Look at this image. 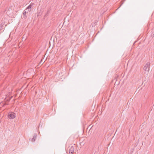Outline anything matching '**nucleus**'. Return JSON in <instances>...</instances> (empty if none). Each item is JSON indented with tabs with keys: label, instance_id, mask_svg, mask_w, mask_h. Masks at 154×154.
Listing matches in <instances>:
<instances>
[{
	"label": "nucleus",
	"instance_id": "f257e3e1",
	"mask_svg": "<svg viewBox=\"0 0 154 154\" xmlns=\"http://www.w3.org/2000/svg\"><path fill=\"white\" fill-rule=\"evenodd\" d=\"M150 63L147 62L143 67V69L146 71L149 72V70Z\"/></svg>",
	"mask_w": 154,
	"mask_h": 154
},
{
	"label": "nucleus",
	"instance_id": "f03ea898",
	"mask_svg": "<svg viewBox=\"0 0 154 154\" xmlns=\"http://www.w3.org/2000/svg\"><path fill=\"white\" fill-rule=\"evenodd\" d=\"M8 116L10 119H13L16 116L14 112H9L8 114Z\"/></svg>",
	"mask_w": 154,
	"mask_h": 154
},
{
	"label": "nucleus",
	"instance_id": "7ed1b4c3",
	"mask_svg": "<svg viewBox=\"0 0 154 154\" xmlns=\"http://www.w3.org/2000/svg\"><path fill=\"white\" fill-rule=\"evenodd\" d=\"M74 150V148L73 146H71L69 149V153H73Z\"/></svg>",
	"mask_w": 154,
	"mask_h": 154
},
{
	"label": "nucleus",
	"instance_id": "20e7f679",
	"mask_svg": "<svg viewBox=\"0 0 154 154\" xmlns=\"http://www.w3.org/2000/svg\"><path fill=\"white\" fill-rule=\"evenodd\" d=\"M26 10H28L27 9H25L23 11V17L24 18H26L27 17L26 16Z\"/></svg>",
	"mask_w": 154,
	"mask_h": 154
},
{
	"label": "nucleus",
	"instance_id": "39448f33",
	"mask_svg": "<svg viewBox=\"0 0 154 154\" xmlns=\"http://www.w3.org/2000/svg\"><path fill=\"white\" fill-rule=\"evenodd\" d=\"M37 136V134H35L34 135L31 141L32 142H34L35 141Z\"/></svg>",
	"mask_w": 154,
	"mask_h": 154
},
{
	"label": "nucleus",
	"instance_id": "423d86ee",
	"mask_svg": "<svg viewBox=\"0 0 154 154\" xmlns=\"http://www.w3.org/2000/svg\"><path fill=\"white\" fill-rule=\"evenodd\" d=\"M32 7L31 6L29 5V6L27 7V8L26 9H30L31 8H32Z\"/></svg>",
	"mask_w": 154,
	"mask_h": 154
},
{
	"label": "nucleus",
	"instance_id": "0eeeda50",
	"mask_svg": "<svg viewBox=\"0 0 154 154\" xmlns=\"http://www.w3.org/2000/svg\"><path fill=\"white\" fill-rule=\"evenodd\" d=\"M44 63V62H42V60H41L40 62H39V64H42Z\"/></svg>",
	"mask_w": 154,
	"mask_h": 154
},
{
	"label": "nucleus",
	"instance_id": "6e6552de",
	"mask_svg": "<svg viewBox=\"0 0 154 154\" xmlns=\"http://www.w3.org/2000/svg\"><path fill=\"white\" fill-rule=\"evenodd\" d=\"M34 5V3H30V5L31 6H32H32H33V5Z\"/></svg>",
	"mask_w": 154,
	"mask_h": 154
},
{
	"label": "nucleus",
	"instance_id": "1a4fd4ad",
	"mask_svg": "<svg viewBox=\"0 0 154 154\" xmlns=\"http://www.w3.org/2000/svg\"><path fill=\"white\" fill-rule=\"evenodd\" d=\"M30 11V10H29V9H28V10H26V13H27V12H28V11Z\"/></svg>",
	"mask_w": 154,
	"mask_h": 154
},
{
	"label": "nucleus",
	"instance_id": "9d476101",
	"mask_svg": "<svg viewBox=\"0 0 154 154\" xmlns=\"http://www.w3.org/2000/svg\"><path fill=\"white\" fill-rule=\"evenodd\" d=\"M5 104H5V103H4V104L2 105V106H4Z\"/></svg>",
	"mask_w": 154,
	"mask_h": 154
},
{
	"label": "nucleus",
	"instance_id": "9b49d317",
	"mask_svg": "<svg viewBox=\"0 0 154 154\" xmlns=\"http://www.w3.org/2000/svg\"><path fill=\"white\" fill-rule=\"evenodd\" d=\"M69 154H73V153H69Z\"/></svg>",
	"mask_w": 154,
	"mask_h": 154
}]
</instances>
